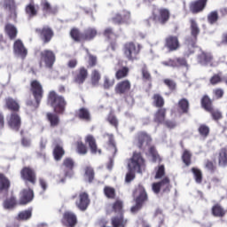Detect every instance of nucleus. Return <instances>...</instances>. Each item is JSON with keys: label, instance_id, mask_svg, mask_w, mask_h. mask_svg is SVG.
<instances>
[{"label": "nucleus", "instance_id": "nucleus-1", "mask_svg": "<svg viewBox=\"0 0 227 227\" xmlns=\"http://www.w3.org/2000/svg\"><path fill=\"white\" fill-rule=\"evenodd\" d=\"M47 104L53 109L54 113H47L46 118L51 127H58L59 125V115L58 114H65L68 103L65 97L58 94L56 90H50L47 95Z\"/></svg>", "mask_w": 227, "mask_h": 227}, {"label": "nucleus", "instance_id": "nucleus-2", "mask_svg": "<svg viewBox=\"0 0 227 227\" xmlns=\"http://www.w3.org/2000/svg\"><path fill=\"white\" fill-rule=\"evenodd\" d=\"M146 168V163L143 154L141 153L135 152L133 156L130 158L129 162L128 163L129 171L125 176L126 184H130L133 180L136 179V172L143 173Z\"/></svg>", "mask_w": 227, "mask_h": 227}, {"label": "nucleus", "instance_id": "nucleus-3", "mask_svg": "<svg viewBox=\"0 0 227 227\" xmlns=\"http://www.w3.org/2000/svg\"><path fill=\"white\" fill-rule=\"evenodd\" d=\"M29 91L35 101H33V99H28L26 102V106H27V107H31V111H36V109L40 107V104H42L43 95H45L43 85H42V82L38 80H32L30 82Z\"/></svg>", "mask_w": 227, "mask_h": 227}, {"label": "nucleus", "instance_id": "nucleus-4", "mask_svg": "<svg viewBox=\"0 0 227 227\" xmlns=\"http://www.w3.org/2000/svg\"><path fill=\"white\" fill-rule=\"evenodd\" d=\"M143 45L141 43H136L132 41L127 42L122 46V54L128 61H137L139 59V54Z\"/></svg>", "mask_w": 227, "mask_h": 227}, {"label": "nucleus", "instance_id": "nucleus-5", "mask_svg": "<svg viewBox=\"0 0 227 227\" xmlns=\"http://www.w3.org/2000/svg\"><path fill=\"white\" fill-rule=\"evenodd\" d=\"M171 19V12L168 8L160 7L154 8L152 12L151 20L155 24H160V26H166L169 20Z\"/></svg>", "mask_w": 227, "mask_h": 227}, {"label": "nucleus", "instance_id": "nucleus-6", "mask_svg": "<svg viewBox=\"0 0 227 227\" xmlns=\"http://www.w3.org/2000/svg\"><path fill=\"white\" fill-rule=\"evenodd\" d=\"M135 194L138 195L135 199L136 205L130 208L132 214H137V212H139V210L143 208V206L148 202V193L146 192L145 186L142 184H138V186L135 189Z\"/></svg>", "mask_w": 227, "mask_h": 227}, {"label": "nucleus", "instance_id": "nucleus-7", "mask_svg": "<svg viewBox=\"0 0 227 227\" xmlns=\"http://www.w3.org/2000/svg\"><path fill=\"white\" fill-rule=\"evenodd\" d=\"M62 168L64 169V176L59 175L56 179L57 184H65L67 178H73L74 176V168H75V161L70 157H67L62 161Z\"/></svg>", "mask_w": 227, "mask_h": 227}, {"label": "nucleus", "instance_id": "nucleus-8", "mask_svg": "<svg viewBox=\"0 0 227 227\" xmlns=\"http://www.w3.org/2000/svg\"><path fill=\"white\" fill-rule=\"evenodd\" d=\"M190 29H191L192 38L187 39L188 50L196 49V47H198L196 43L198 42V35H200V27L198 26V22H196V20L194 19L190 20ZM191 54H194V50H191L187 51L188 56H191Z\"/></svg>", "mask_w": 227, "mask_h": 227}, {"label": "nucleus", "instance_id": "nucleus-9", "mask_svg": "<svg viewBox=\"0 0 227 227\" xmlns=\"http://www.w3.org/2000/svg\"><path fill=\"white\" fill-rule=\"evenodd\" d=\"M75 198H78L75 201V206L79 210L82 212H84L88 210V207H90V203L91 200H90V195L86 192H82L78 195L74 194L71 197V200H75Z\"/></svg>", "mask_w": 227, "mask_h": 227}, {"label": "nucleus", "instance_id": "nucleus-10", "mask_svg": "<svg viewBox=\"0 0 227 227\" xmlns=\"http://www.w3.org/2000/svg\"><path fill=\"white\" fill-rule=\"evenodd\" d=\"M44 63L46 68H52L56 63V53L52 50L45 49L40 52V65Z\"/></svg>", "mask_w": 227, "mask_h": 227}, {"label": "nucleus", "instance_id": "nucleus-11", "mask_svg": "<svg viewBox=\"0 0 227 227\" xmlns=\"http://www.w3.org/2000/svg\"><path fill=\"white\" fill-rule=\"evenodd\" d=\"M20 176L25 184L36 185V170L31 167H23L20 170Z\"/></svg>", "mask_w": 227, "mask_h": 227}, {"label": "nucleus", "instance_id": "nucleus-12", "mask_svg": "<svg viewBox=\"0 0 227 227\" xmlns=\"http://www.w3.org/2000/svg\"><path fill=\"white\" fill-rule=\"evenodd\" d=\"M152 190L154 194H159L160 191L162 192H169L171 191V180L169 177H164L161 181L153 183L152 184Z\"/></svg>", "mask_w": 227, "mask_h": 227}, {"label": "nucleus", "instance_id": "nucleus-13", "mask_svg": "<svg viewBox=\"0 0 227 227\" xmlns=\"http://www.w3.org/2000/svg\"><path fill=\"white\" fill-rule=\"evenodd\" d=\"M35 33L39 35L43 43L47 44L54 38V30L49 26H44L42 28H35Z\"/></svg>", "mask_w": 227, "mask_h": 227}, {"label": "nucleus", "instance_id": "nucleus-14", "mask_svg": "<svg viewBox=\"0 0 227 227\" xmlns=\"http://www.w3.org/2000/svg\"><path fill=\"white\" fill-rule=\"evenodd\" d=\"M134 143L139 150H143L145 145H148L152 143V137L146 131H139L135 136Z\"/></svg>", "mask_w": 227, "mask_h": 227}, {"label": "nucleus", "instance_id": "nucleus-15", "mask_svg": "<svg viewBox=\"0 0 227 227\" xmlns=\"http://www.w3.org/2000/svg\"><path fill=\"white\" fill-rule=\"evenodd\" d=\"M7 125L15 132H19L20 130V127L22 125V119L19 114V112L11 113L9 116H7Z\"/></svg>", "mask_w": 227, "mask_h": 227}, {"label": "nucleus", "instance_id": "nucleus-16", "mask_svg": "<svg viewBox=\"0 0 227 227\" xmlns=\"http://www.w3.org/2000/svg\"><path fill=\"white\" fill-rule=\"evenodd\" d=\"M164 47L168 52H175L180 49V40L177 35H168L165 38Z\"/></svg>", "mask_w": 227, "mask_h": 227}, {"label": "nucleus", "instance_id": "nucleus-17", "mask_svg": "<svg viewBox=\"0 0 227 227\" xmlns=\"http://www.w3.org/2000/svg\"><path fill=\"white\" fill-rule=\"evenodd\" d=\"M77 215L72 211L64 212L61 218V224L65 227H75L77 226Z\"/></svg>", "mask_w": 227, "mask_h": 227}, {"label": "nucleus", "instance_id": "nucleus-18", "mask_svg": "<svg viewBox=\"0 0 227 227\" xmlns=\"http://www.w3.org/2000/svg\"><path fill=\"white\" fill-rule=\"evenodd\" d=\"M129 20H130V12L127 10H122L120 12H117L112 18V22L114 24H118L119 26L121 24H129Z\"/></svg>", "mask_w": 227, "mask_h": 227}, {"label": "nucleus", "instance_id": "nucleus-19", "mask_svg": "<svg viewBox=\"0 0 227 227\" xmlns=\"http://www.w3.org/2000/svg\"><path fill=\"white\" fill-rule=\"evenodd\" d=\"M4 8L5 10H8L9 16L8 19H11L14 20V22H17V4L15 3V0H4Z\"/></svg>", "mask_w": 227, "mask_h": 227}, {"label": "nucleus", "instance_id": "nucleus-20", "mask_svg": "<svg viewBox=\"0 0 227 227\" xmlns=\"http://www.w3.org/2000/svg\"><path fill=\"white\" fill-rule=\"evenodd\" d=\"M35 199V192L31 188H25L21 190L20 193V205H27Z\"/></svg>", "mask_w": 227, "mask_h": 227}, {"label": "nucleus", "instance_id": "nucleus-21", "mask_svg": "<svg viewBox=\"0 0 227 227\" xmlns=\"http://www.w3.org/2000/svg\"><path fill=\"white\" fill-rule=\"evenodd\" d=\"M132 88V83H130L129 80H123L119 82L115 87L114 91L116 95H127L130 89Z\"/></svg>", "mask_w": 227, "mask_h": 227}, {"label": "nucleus", "instance_id": "nucleus-22", "mask_svg": "<svg viewBox=\"0 0 227 227\" xmlns=\"http://www.w3.org/2000/svg\"><path fill=\"white\" fill-rule=\"evenodd\" d=\"M73 82L75 84H84L88 79V69L84 67H81L75 73H73Z\"/></svg>", "mask_w": 227, "mask_h": 227}, {"label": "nucleus", "instance_id": "nucleus-23", "mask_svg": "<svg viewBox=\"0 0 227 227\" xmlns=\"http://www.w3.org/2000/svg\"><path fill=\"white\" fill-rule=\"evenodd\" d=\"M13 52L16 56H20L21 59H26L27 58V48L24 46L22 40L18 39L13 43Z\"/></svg>", "mask_w": 227, "mask_h": 227}, {"label": "nucleus", "instance_id": "nucleus-24", "mask_svg": "<svg viewBox=\"0 0 227 227\" xmlns=\"http://www.w3.org/2000/svg\"><path fill=\"white\" fill-rule=\"evenodd\" d=\"M207 3H208V0H195L192 2L189 5L190 12L193 15L201 13L207 8Z\"/></svg>", "mask_w": 227, "mask_h": 227}, {"label": "nucleus", "instance_id": "nucleus-25", "mask_svg": "<svg viewBox=\"0 0 227 227\" xmlns=\"http://www.w3.org/2000/svg\"><path fill=\"white\" fill-rule=\"evenodd\" d=\"M4 107L8 111H11V113H20V104L12 97L4 98Z\"/></svg>", "mask_w": 227, "mask_h": 227}, {"label": "nucleus", "instance_id": "nucleus-26", "mask_svg": "<svg viewBox=\"0 0 227 227\" xmlns=\"http://www.w3.org/2000/svg\"><path fill=\"white\" fill-rule=\"evenodd\" d=\"M85 143L89 145L91 153L102 155V149H98L97 139L93 135H87L85 137Z\"/></svg>", "mask_w": 227, "mask_h": 227}, {"label": "nucleus", "instance_id": "nucleus-27", "mask_svg": "<svg viewBox=\"0 0 227 227\" xmlns=\"http://www.w3.org/2000/svg\"><path fill=\"white\" fill-rule=\"evenodd\" d=\"M226 214L227 210L221 205V203H215L211 207V215H213V217L223 219Z\"/></svg>", "mask_w": 227, "mask_h": 227}, {"label": "nucleus", "instance_id": "nucleus-28", "mask_svg": "<svg viewBox=\"0 0 227 227\" xmlns=\"http://www.w3.org/2000/svg\"><path fill=\"white\" fill-rule=\"evenodd\" d=\"M200 106L204 111H212L214 109V100L210 98V96L208 94H205L200 98Z\"/></svg>", "mask_w": 227, "mask_h": 227}, {"label": "nucleus", "instance_id": "nucleus-29", "mask_svg": "<svg viewBox=\"0 0 227 227\" xmlns=\"http://www.w3.org/2000/svg\"><path fill=\"white\" fill-rule=\"evenodd\" d=\"M167 113L168 109L159 108L153 114L154 123H157V125H162L163 121L166 120Z\"/></svg>", "mask_w": 227, "mask_h": 227}, {"label": "nucleus", "instance_id": "nucleus-30", "mask_svg": "<svg viewBox=\"0 0 227 227\" xmlns=\"http://www.w3.org/2000/svg\"><path fill=\"white\" fill-rule=\"evenodd\" d=\"M4 33L10 40H15V38H17V35H19V30H17V27H15V25L7 23L4 26Z\"/></svg>", "mask_w": 227, "mask_h": 227}, {"label": "nucleus", "instance_id": "nucleus-31", "mask_svg": "<svg viewBox=\"0 0 227 227\" xmlns=\"http://www.w3.org/2000/svg\"><path fill=\"white\" fill-rule=\"evenodd\" d=\"M103 139H107V145L113 151L114 155H116V153H118V147H116L114 135L112 133H105L103 134Z\"/></svg>", "mask_w": 227, "mask_h": 227}, {"label": "nucleus", "instance_id": "nucleus-32", "mask_svg": "<svg viewBox=\"0 0 227 227\" xmlns=\"http://www.w3.org/2000/svg\"><path fill=\"white\" fill-rule=\"evenodd\" d=\"M12 187V182L10 179L3 173H0V193L8 192Z\"/></svg>", "mask_w": 227, "mask_h": 227}, {"label": "nucleus", "instance_id": "nucleus-33", "mask_svg": "<svg viewBox=\"0 0 227 227\" xmlns=\"http://www.w3.org/2000/svg\"><path fill=\"white\" fill-rule=\"evenodd\" d=\"M98 34V32L96 30V28H86L82 33V42H91V40H93Z\"/></svg>", "mask_w": 227, "mask_h": 227}, {"label": "nucleus", "instance_id": "nucleus-34", "mask_svg": "<svg viewBox=\"0 0 227 227\" xmlns=\"http://www.w3.org/2000/svg\"><path fill=\"white\" fill-rule=\"evenodd\" d=\"M38 5L35 4V2H31L26 5L25 13L27 14L29 19H33V17H36L38 15Z\"/></svg>", "mask_w": 227, "mask_h": 227}, {"label": "nucleus", "instance_id": "nucleus-35", "mask_svg": "<svg viewBox=\"0 0 227 227\" xmlns=\"http://www.w3.org/2000/svg\"><path fill=\"white\" fill-rule=\"evenodd\" d=\"M177 107L183 114H189V109L191 107L189 99L185 98H181L177 103Z\"/></svg>", "mask_w": 227, "mask_h": 227}, {"label": "nucleus", "instance_id": "nucleus-36", "mask_svg": "<svg viewBox=\"0 0 227 227\" xmlns=\"http://www.w3.org/2000/svg\"><path fill=\"white\" fill-rule=\"evenodd\" d=\"M197 59L200 65H208L214 59V57L211 53L201 51V53L198 55Z\"/></svg>", "mask_w": 227, "mask_h": 227}, {"label": "nucleus", "instance_id": "nucleus-37", "mask_svg": "<svg viewBox=\"0 0 227 227\" xmlns=\"http://www.w3.org/2000/svg\"><path fill=\"white\" fill-rule=\"evenodd\" d=\"M218 166L226 168L227 166V148L223 147L218 153Z\"/></svg>", "mask_w": 227, "mask_h": 227}, {"label": "nucleus", "instance_id": "nucleus-38", "mask_svg": "<svg viewBox=\"0 0 227 227\" xmlns=\"http://www.w3.org/2000/svg\"><path fill=\"white\" fill-rule=\"evenodd\" d=\"M53 158L55 160L59 161L65 156V149L63 145L57 144L53 148Z\"/></svg>", "mask_w": 227, "mask_h": 227}, {"label": "nucleus", "instance_id": "nucleus-39", "mask_svg": "<svg viewBox=\"0 0 227 227\" xmlns=\"http://www.w3.org/2000/svg\"><path fill=\"white\" fill-rule=\"evenodd\" d=\"M77 118L79 120H83V121H91V114H90V110L85 107L80 108L76 113Z\"/></svg>", "mask_w": 227, "mask_h": 227}, {"label": "nucleus", "instance_id": "nucleus-40", "mask_svg": "<svg viewBox=\"0 0 227 227\" xmlns=\"http://www.w3.org/2000/svg\"><path fill=\"white\" fill-rule=\"evenodd\" d=\"M153 104L154 107H158V109H163L164 104H166V102L160 94L156 93L153 96Z\"/></svg>", "mask_w": 227, "mask_h": 227}, {"label": "nucleus", "instance_id": "nucleus-41", "mask_svg": "<svg viewBox=\"0 0 227 227\" xmlns=\"http://www.w3.org/2000/svg\"><path fill=\"white\" fill-rule=\"evenodd\" d=\"M129 72L130 69L129 68V67H122L115 72V79L117 81H121V79L129 77Z\"/></svg>", "mask_w": 227, "mask_h": 227}, {"label": "nucleus", "instance_id": "nucleus-42", "mask_svg": "<svg viewBox=\"0 0 227 227\" xmlns=\"http://www.w3.org/2000/svg\"><path fill=\"white\" fill-rule=\"evenodd\" d=\"M16 206H17V198L13 195L7 198L3 203V207L4 208H5V210H11V208H15Z\"/></svg>", "mask_w": 227, "mask_h": 227}, {"label": "nucleus", "instance_id": "nucleus-43", "mask_svg": "<svg viewBox=\"0 0 227 227\" xmlns=\"http://www.w3.org/2000/svg\"><path fill=\"white\" fill-rule=\"evenodd\" d=\"M112 210L114 212V214L123 215V200L117 199L113 204H112Z\"/></svg>", "mask_w": 227, "mask_h": 227}, {"label": "nucleus", "instance_id": "nucleus-44", "mask_svg": "<svg viewBox=\"0 0 227 227\" xmlns=\"http://www.w3.org/2000/svg\"><path fill=\"white\" fill-rule=\"evenodd\" d=\"M182 160L186 168H189V166H191V164L192 163V153H191V151L187 149L184 151L182 154Z\"/></svg>", "mask_w": 227, "mask_h": 227}, {"label": "nucleus", "instance_id": "nucleus-45", "mask_svg": "<svg viewBox=\"0 0 227 227\" xmlns=\"http://www.w3.org/2000/svg\"><path fill=\"white\" fill-rule=\"evenodd\" d=\"M100 79H102V75L100 74V72L97 69H94L90 74V82L92 86H98V83L100 82Z\"/></svg>", "mask_w": 227, "mask_h": 227}, {"label": "nucleus", "instance_id": "nucleus-46", "mask_svg": "<svg viewBox=\"0 0 227 227\" xmlns=\"http://www.w3.org/2000/svg\"><path fill=\"white\" fill-rule=\"evenodd\" d=\"M85 171V178L88 180L89 184L93 183V181L95 180V170L93 169V168L87 166L84 168Z\"/></svg>", "mask_w": 227, "mask_h": 227}, {"label": "nucleus", "instance_id": "nucleus-47", "mask_svg": "<svg viewBox=\"0 0 227 227\" xmlns=\"http://www.w3.org/2000/svg\"><path fill=\"white\" fill-rule=\"evenodd\" d=\"M103 192L108 200H114L116 198V189L111 186H105Z\"/></svg>", "mask_w": 227, "mask_h": 227}, {"label": "nucleus", "instance_id": "nucleus-48", "mask_svg": "<svg viewBox=\"0 0 227 227\" xmlns=\"http://www.w3.org/2000/svg\"><path fill=\"white\" fill-rule=\"evenodd\" d=\"M70 36L74 42H82V33H81L79 28L73 27L70 30Z\"/></svg>", "mask_w": 227, "mask_h": 227}, {"label": "nucleus", "instance_id": "nucleus-49", "mask_svg": "<svg viewBox=\"0 0 227 227\" xmlns=\"http://www.w3.org/2000/svg\"><path fill=\"white\" fill-rule=\"evenodd\" d=\"M75 146H76V152L80 155H86V153H88V146H86L82 143V140L76 141L75 142Z\"/></svg>", "mask_w": 227, "mask_h": 227}, {"label": "nucleus", "instance_id": "nucleus-50", "mask_svg": "<svg viewBox=\"0 0 227 227\" xmlns=\"http://www.w3.org/2000/svg\"><path fill=\"white\" fill-rule=\"evenodd\" d=\"M149 153L153 159V162H162V158H160V155L159 154V152H157L155 146H151L149 148Z\"/></svg>", "mask_w": 227, "mask_h": 227}, {"label": "nucleus", "instance_id": "nucleus-51", "mask_svg": "<svg viewBox=\"0 0 227 227\" xmlns=\"http://www.w3.org/2000/svg\"><path fill=\"white\" fill-rule=\"evenodd\" d=\"M192 173L193 174L196 184H201L203 182V172L200 168H192Z\"/></svg>", "mask_w": 227, "mask_h": 227}, {"label": "nucleus", "instance_id": "nucleus-52", "mask_svg": "<svg viewBox=\"0 0 227 227\" xmlns=\"http://www.w3.org/2000/svg\"><path fill=\"white\" fill-rule=\"evenodd\" d=\"M198 132L201 137H208L210 128L207 124H200L198 128Z\"/></svg>", "mask_w": 227, "mask_h": 227}, {"label": "nucleus", "instance_id": "nucleus-53", "mask_svg": "<svg viewBox=\"0 0 227 227\" xmlns=\"http://www.w3.org/2000/svg\"><path fill=\"white\" fill-rule=\"evenodd\" d=\"M41 7L43 12H44L45 13H56V9L52 8L51 4L47 0H44L41 3Z\"/></svg>", "mask_w": 227, "mask_h": 227}, {"label": "nucleus", "instance_id": "nucleus-54", "mask_svg": "<svg viewBox=\"0 0 227 227\" xmlns=\"http://www.w3.org/2000/svg\"><path fill=\"white\" fill-rule=\"evenodd\" d=\"M219 20V12L217 11H213L207 14V22L208 24H215Z\"/></svg>", "mask_w": 227, "mask_h": 227}, {"label": "nucleus", "instance_id": "nucleus-55", "mask_svg": "<svg viewBox=\"0 0 227 227\" xmlns=\"http://www.w3.org/2000/svg\"><path fill=\"white\" fill-rule=\"evenodd\" d=\"M33 215V213L31 209L24 210L19 213L18 219L19 221H27L28 219H31V216Z\"/></svg>", "mask_w": 227, "mask_h": 227}, {"label": "nucleus", "instance_id": "nucleus-56", "mask_svg": "<svg viewBox=\"0 0 227 227\" xmlns=\"http://www.w3.org/2000/svg\"><path fill=\"white\" fill-rule=\"evenodd\" d=\"M209 82H210V84H212V86H215L216 84L223 82V77L221 76V73L215 74L209 79Z\"/></svg>", "mask_w": 227, "mask_h": 227}, {"label": "nucleus", "instance_id": "nucleus-57", "mask_svg": "<svg viewBox=\"0 0 227 227\" xmlns=\"http://www.w3.org/2000/svg\"><path fill=\"white\" fill-rule=\"evenodd\" d=\"M103 35L105 36V38L112 40L114 36H116V34L114 33L113 27H106L103 31Z\"/></svg>", "mask_w": 227, "mask_h": 227}, {"label": "nucleus", "instance_id": "nucleus-58", "mask_svg": "<svg viewBox=\"0 0 227 227\" xmlns=\"http://www.w3.org/2000/svg\"><path fill=\"white\" fill-rule=\"evenodd\" d=\"M114 86V79H111L107 76L104 77L103 88L105 90H109Z\"/></svg>", "mask_w": 227, "mask_h": 227}, {"label": "nucleus", "instance_id": "nucleus-59", "mask_svg": "<svg viewBox=\"0 0 227 227\" xmlns=\"http://www.w3.org/2000/svg\"><path fill=\"white\" fill-rule=\"evenodd\" d=\"M164 175H166V168L164 167V165H160L156 170L154 178L156 180H159L160 178H162Z\"/></svg>", "mask_w": 227, "mask_h": 227}, {"label": "nucleus", "instance_id": "nucleus-60", "mask_svg": "<svg viewBox=\"0 0 227 227\" xmlns=\"http://www.w3.org/2000/svg\"><path fill=\"white\" fill-rule=\"evenodd\" d=\"M164 84L168 88L170 91H175L176 90V82L171 79L163 80Z\"/></svg>", "mask_w": 227, "mask_h": 227}, {"label": "nucleus", "instance_id": "nucleus-61", "mask_svg": "<svg viewBox=\"0 0 227 227\" xmlns=\"http://www.w3.org/2000/svg\"><path fill=\"white\" fill-rule=\"evenodd\" d=\"M207 113L211 114V116L215 121H217L223 118V114L219 110H215L214 107L211 108V111H208Z\"/></svg>", "mask_w": 227, "mask_h": 227}, {"label": "nucleus", "instance_id": "nucleus-62", "mask_svg": "<svg viewBox=\"0 0 227 227\" xmlns=\"http://www.w3.org/2000/svg\"><path fill=\"white\" fill-rule=\"evenodd\" d=\"M161 64L164 67H170L171 68H177V65H176V59H168V60H165L163 62H161Z\"/></svg>", "mask_w": 227, "mask_h": 227}, {"label": "nucleus", "instance_id": "nucleus-63", "mask_svg": "<svg viewBox=\"0 0 227 227\" xmlns=\"http://www.w3.org/2000/svg\"><path fill=\"white\" fill-rule=\"evenodd\" d=\"M176 63L177 65V68H180L182 67H188L187 59H185V58H182V57L176 58Z\"/></svg>", "mask_w": 227, "mask_h": 227}, {"label": "nucleus", "instance_id": "nucleus-64", "mask_svg": "<svg viewBox=\"0 0 227 227\" xmlns=\"http://www.w3.org/2000/svg\"><path fill=\"white\" fill-rule=\"evenodd\" d=\"M93 67H97V57L90 54L87 67L93 68Z\"/></svg>", "mask_w": 227, "mask_h": 227}]
</instances>
